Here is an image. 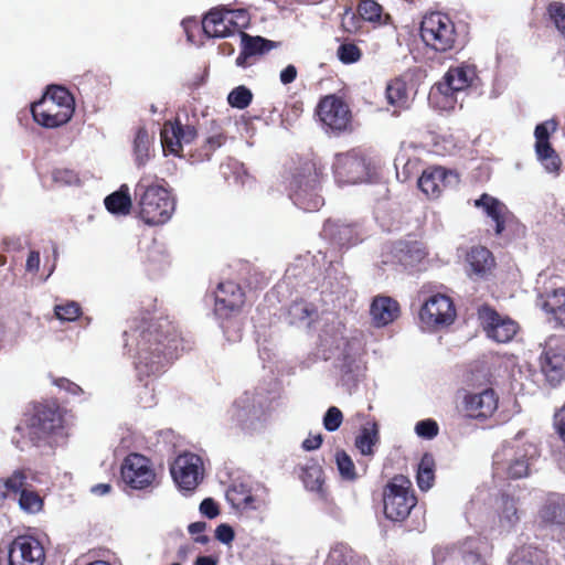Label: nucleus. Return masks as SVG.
<instances>
[{
  "mask_svg": "<svg viewBox=\"0 0 565 565\" xmlns=\"http://www.w3.org/2000/svg\"><path fill=\"white\" fill-rule=\"evenodd\" d=\"M136 340L140 374H157L167 362L183 350L182 339L173 323L167 318L142 321L130 335Z\"/></svg>",
  "mask_w": 565,
  "mask_h": 565,
  "instance_id": "nucleus-1",
  "label": "nucleus"
},
{
  "mask_svg": "<svg viewBox=\"0 0 565 565\" xmlns=\"http://www.w3.org/2000/svg\"><path fill=\"white\" fill-rule=\"evenodd\" d=\"M74 110L73 95L58 85L49 86L42 98L31 106L34 121L45 128H57L67 124Z\"/></svg>",
  "mask_w": 565,
  "mask_h": 565,
  "instance_id": "nucleus-2",
  "label": "nucleus"
},
{
  "mask_svg": "<svg viewBox=\"0 0 565 565\" xmlns=\"http://www.w3.org/2000/svg\"><path fill=\"white\" fill-rule=\"evenodd\" d=\"M135 195L139 198V216L148 225L164 224L174 212V200L161 185L146 184L141 179L136 185Z\"/></svg>",
  "mask_w": 565,
  "mask_h": 565,
  "instance_id": "nucleus-3",
  "label": "nucleus"
},
{
  "mask_svg": "<svg viewBox=\"0 0 565 565\" xmlns=\"http://www.w3.org/2000/svg\"><path fill=\"white\" fill-rule=\"evenodd\" d=\"M420 36L424 43L439 53L458 51L463 46L462 38L450 17L441 12H430L423 18Z\"/></svg>",
  "mask_w": 565,
  "mask_h": 565,
  "instance_id": "nucleus-4",
  "label": "nucleus"
},
{
  "mask_svg": "<svg viewBox=\"0 0 565 565\" xmlns=\"http://www.w3.org/2000/svg\"><path fill=\"white\" fill-rule=\"evenodd\" d=\"M476 78L477 68L473 65L450 67L443 79L431 87L429 100L440 109H451L457 103L456 94L470 87Z\"/></svg>",
  "mask_w": 565,
  "mask_h": 565,
  "instance_id": "nucleus-5",
  "label": "nucleus"
},
{
  "mask_svg": "<svg viewBox=\"0 0 565 565\" xmlns=\"http://www.w3.org/2000/svg\"><path fill=\"white\" fill-rule=\"evenodd\" d=\"M475 206L482 209L487 216L493 221L495 235L503 238L507 243L525 236V226L497 198L483 193L475 201Z\"/></svg>",
  "mask_w": 565,
  "mask_h": 565,
  "instance_id": "nucleus-6",
  "label": "nucleus"
},
{
  "mask_svg": "<svg viewBox=\"0 0 565 565\" xmlns=\"http://www.w3.org/2000/svg\"><path fill=\"white\" fill-rule=\"evenodd\" d=\"M320 178L313 164H305L289 181V196L299 209L317 211L323 204L319 194Z\"/></svg>",
  "mask_w": 565,
  "mask_h": 565,
  "instance_id": "nucleus-7",
  "label": "nucleus"
},
{
  "mask_svg": "<svg viewBox=\"0 0 565 565\" xmlns=\"http://www.w3.org/2000/svg\"><path fill=\"white\" fill-rule=\"evenodd\" d=\"M486 543L480 537H466L456 545L434 551V564L441 565H487L483 556Z\"/></svg>",
  "mask_w": 565,
  "mask_h": 565,
  "instance_id": "nucleus-8",
  "label": "nucleus"
},
{
  "mask_svg": "<svg viewBox=\"0 0 565 565\" xmlns=\"http://www.w3.org/2000/svg\"><path fill=\"white\" fill-rule=\"evenodd\" d=\"M411 481L402 476H395L384 490V513L392 521H403L416 504V498L411 492Z\"/></svg>",
  "mask_w": 565,
  "mask_h": 565,
  "instance_id": "nucleus-9",
  "label": "nucleus"
},
{
  "mask_svg": "<svg viewBox=\"0 0 565 565\" xmlns=\"http://www.w3.org/2000/svg\"><path fill=\"white\" fill-rule=\"evenodd\" d=\"M316 114L321 124L335 135L352 131V111L348 103L334 95L320 98Z\"/></svg>",
  "mask_w": 565,
  "mask_h": 565,
  "instance_id": "nucleus-10",
  "label": "nucleus"
},
{
  "mask_svg": "<svg viewBox=\"0 0 565 565\" xmlns=\"http://www.w3.org/2000/svg\"><path fill=\"white\" fill-rule=\"evenodd\" d=\"M228 413L231 420L247 431L263 428L266 422L262 403L250 392H245L238 396Z\"/></svg>",
  "mask_w": 565,
  "mask_h": 565,
  "instance_id": "nucleus-11",
  "label": "nucleus"
},
{
  "mask_svg": "<svg viewBox=\"0 0 565 565\" xmlns=\"http://www.w3.org/2000/svg\"><path fill=\"white\" fill-rule=\"evenodd\" d=\"M540 456L537 446L532 441L515 445L513 447L504 446L501 451L494 455V463L501 465L508 460L507 471L512 478H523L530 472L532 462Z\"/></svg>",
  "mask_w": 565,
  "mask_h": 565,
  "instance_id": "nucleus-12",
  "label": "nucleus"
},
{
  "mask_svg": "<svg viewBox=\"0 0 565 565\" xmlns=\"http://www.w3.org/2000/svg\"><path fill=\"white\" fill-rule=\"evenodd\" d=\"M558 128V121L555 118L547 119L534 129L535 145L534 150L537 160L544 167L545 171L559 175L562 170V159L553 148L550 138Z\"/></svg>",
  "mask_w": 565,
  "mask_h": 565,
  "instance_id": "nucleus-13",
  "label": "nucleus"
},
{
  "mask_svg": "<svg viewBox=\"0 0 565 565\" xmlns=\"http://www.w3.org/2000/svg\"><path fill=\"white\" fill-rule=\"evenodd\" d=\"M170 471L174 482L181 490L192 491L203 479V461L195 454L184 452L174 459Z\"/></svg>",
  "mask_w": 565,
  "mask_h": 565,
  "instance_id": "nucleus-14",
  "label": "nucleus"
},
{
  "mask_svg": "<svg viewBox=\"0 0 565 565\" xmlns=\"http://www.w3.org/2000/svg\"><path fill=\"white\" fill-rule=\"evenodd\" d=\"M455 317L456 311L451 299L441 294L429 297L419 311L420 321L427 328L449 326Z\"/></svg>",
  "mask_w": 565,
  "mask_h": 565,
  "instance_id": "nucleus-15",
  "label": "nucleus"
},
{
  "mask_svg": "<svg viewBox=\"0 0 565 565\" xmlns=\"http://www.w3.org/2000/svg\"><path fill=\"white\" fill-rule=\"evenodd\" d=\"M320 236L326 243L338 247H353L363 242V233L358 224L339 220H327Z\"/></svg>",
  "mask_w": 565,
  "mask_h": 565,
  "instance_id": "nucleus-16",
  "label": "nucleus"
},
{
  "mask_svg": "<svg viewBox=\"0 0 565 565\" xmlns=\"http://www.w3.org/2000/svg\"><path fill=\"white\" fill-rule=\"evenodd\" d=\"M498 408V396L492 388L481 392H465L461 396V412L470 418L484 419Z\"/></svg>",
  "mask_w": 565,
  "mask_h": 565,
  "instance_id": "nucleus-17",
  "label": "nucleus"
},
{
  "mask_svg": "<svg viewBox=\"0 0 565 565\" xmlns=\"http://www.w3.org/2000/svg\"><path fill=\"white\" fill-rule=\"evenodd\" d=\"M478 316L488 337L497 342H508L512 340L518 332L515 321L508 317L500 316L488 306L479 308Z\"/></svg>",
  "mask_w": 565,
  "mask_h": 565,
  "instance_id": "nucleus-18",
  "label": "nucleus"
},
{
  "mask_svg": "<svg viewBox=\"0 0 565 565\" xmlns=\"http://www.w3.org/2000/svg\"><path fill=\"white\" fill-rule=\"evenodd\" d=\"M227 134L224 127L216 120H211L200 145L188 152L192 163L210 161L220 148L227 142Z\"/></svg>",
  "mask_w": 565,
  "mask_h": 565,
  "instance_id": "nucleus-19",
  "label": "nucleus"
},
{
  "mask_svg": "<svg viewBox=\"0 0 565 565\" xmlns=\"http://www.w3.org/2000/svg\"><path fill=\"white\" fill-rule=\"evenodd\" d=\"M121 477L132 489H143L152 483L154 472L145 456L130 454L122 463Z\"/></svg>",
  "mask_w": 565,
  "mask_h": 565,
  "instance_id": "nucleus-20",
  "label": "nucleus"
},
{
  "mask_svg": "<svg viewBox=\"0 0 565 565\" xmlns=\"http://www.w3.org/2000/svg\"><path fill=\"white\" fill-rule=\"evenodd\" d=\"M161 143L164 151L180 156L183 145L191 143L198 137L194 126L182 125L179 119L166 121L160 131Z\"/></svg>",
  "mask_w": 565,
  "mask_h": 565,
  "instance_id": "nucleus-21",
  "label": "nucleus"
},
{
  "mask_svg": "<svg viewBox=\"0 0 565 565\" xmlns=\"http://www.w3.org/2000/svg\"><path fill=\"white\" fill-rule=\"evenodd\" d=\"M44 558L43 546L32 536H19L10 545L9 565H43Z\"/></svg>",
  "mask_w": 565,
  "mask_h": 565,
  "instance_id": "nucleus-22",
  "label": "nucleus"
},
{
  "mask_svg": "<svg viewBox=\"0 0 565 565\" xmlns=\"http://www.w3.org/2000/svg\"><path fill=\"white\" fill-rule=\"evenodd\" d=\"M365 158L355 150L339 154L334 163V174L340 182L355 184L367 175Z\"/></svg>",
  "mask_w": 565,
  "mask_h": 565,
  "instance_id": "nucleus-23",
  "label": "nucleus"
},
{
  "mask_svg": "<svg viewBox=\"0 0 565 565\" xmlns=\"http://www.w3.org/2000/svg\"><path fill=\"white\" fill-rule=\"evenodd\" d=\"M244 303L242 288L234 281L220 282L215 291V313L227 318L237 312Z\"/></svg>",
  "mask_w": 565,
  "mask_h": 565,
  "instance_id": "nucleus-24",
  "label": "nucleus"
},
{
  "mask_svg": "<svg viewBox=\"0 0 565 565\" xmlns=\"http://www.w3.org/2000/svg\"><path fill=\"white\" fill-rule=\"evenodd\" d=\"M60 425V418L51 409L41 408L28 420L25 436L34 446H39Z\"/></svg>",
  "mask_w": 565,
  "mask_h": 565,
  "instance_id": "nucleus-25",
  "label": "nucleus"
},
{
  "mask_svg": "<svg viewBox=\"0 0 565 565\" xmlns=\"http://www.w3.org/2000/svg\"><path fill=\"white\" fill-rule=\"evenodd\" d=\"M458 181V175L451 170L439 166H433L425 169L418 179V188L431 199H437L446 189L451 180Z\"/></svg>",
  "mask_w": 565,
  "mask_h": 565,
  "instance_id": "nucleus-26",
  "label": "nucleus"
},
{
  "mask_svg": "<svg viewBox=\"0 0 565 565\" xmlns=\"http://www.w3.org/2000/svg\"><path fill=\"white\" fill-rule=\"evenodd\" d=\"M521 520V514L513 498L502 495L497 501L493 530L499 533H509L515 529Z\"/></svg>",
  "mask_w": 565,
  "mask_h": 565,
  "instance_id": "nucleus-27",
  "label": "nucleus"
},
{
  "mask_svg": "<svg viewBox=\"0 0 565 565\" xmlns=\"http://www.w3.org/2000/svg\"><path fill=\"white\" fill-rule=\"evenodd\" d=\"M370 315L375 327H385L398 318L399 305L388 296H377L371 303Z\"/></svg>",
  "mask_w": 565,
  "mask_h": 565,
  "instance_id": "nucleus-28",
  "label": "nucleus"
},
{
  "mask_svg": "<svg viewBox=\"0 0 565 565\" xmlns=\"http://www.w3.org/2000/svg\"><path fill=\"white\" fill-rule=\"evenodd\" d=\"M541 371L551 385H557L565 376V355L548 349L540 356Z\"/></svg>",
  "mask_w": 565,
  "mask_h": 565,
  "instance_id": "nucleus-29",
  "label": "nucleus"
},
{
  "mask_svg": "<svg viewBox=\"0 0 565 565\" xmlns=\"http://www.w3.org/2000/svg\"><path fill=\"white\" fill-rule=\"evenodd\" d=\"M230 11L211 10L202 21V28L207 36L225 38L233 33L232 20L228 19Z\"/></svg>",
  "mask_w": 565,
  "mask_h": 565,
  "instance_id": "nucleus-30",
  "label": "nucleus"
},
{
  "mask_svg": "<svg viewBox=\"0 0 565 565\" xmlns=\"http://www.w3.org/2000/svg\"><path fill=\"white\" fill-rule=\"evenodd\" d=\"M359 17L374 26L386 25L391 15L384 12L383 7L375 0H360L356 7Z\"/></svg>",
  "mask_w": 565,
  "mask_h": 565,
  "instance_id": "nucleus-31",
  "label": "nucleus"
},
{
  "mask_svg": "<svg viewBox=\"0 0 565 565\" xmlns=\"http://www.w3.org/2000/svg\"><path fill=\"white\" fill-rule=\"evenodd\" d=\"M386 99L390 105L398 109H406L409 103L407 83L396 77L388 82L385 90Z\"/></svg>",
  "mask_w": 565,
  "mask_h": 565,
  "instance_id": "nucleus-32",
  "label": "nucleus"
},
{
  "mask_svg": "<svg viewBox=\"0 0 565 565\" xmlns=\"http://www.w3.org/2000/svg\"><path fill=\"white\" fill-rule=\"evenodd\" d=\"M467 263L470 273L482 276L493 268L494 258L490 249H470L467 254Z\"/></svg>",
  "mask_w": 565,
  "mask_h": 565,
  "instance_id": "nucleus-33",
  "label": "nucleus"
},
{
  "mask_svg": "<svg viewBox=\"0 0 565 565\" xmlns=\"http://www.w3.org/2000/svg\"><path fill=\"white\" fill-rule=\"evenodd\" d=\"M131 198L126 185L120 186V189L105 199L106 209L117 215H127L131 209Z\"/></svg>",
  "mask_w": 565,
  "mask_h": 565,
  "instance_id": "nucleus-34",
  "label": "nucleus"
},
{
  "mask_svg": "<svg viewBox=\"0 0 565 565\" xmlns=\"http://www.w3.org/2000/svg\"><path fill=\"white\" fill-rule=\"evenodd\" d=\"M541 519L546 523L565 524V500L561 497H551L540 512Z\"/></svg>",
  "mask_w": 565,
  "mask_h": 565,
  "instance_id": "nucleus-35",
  "label": "nucleus"
},
{
  "mask_svg": "<svg viewBox=\"0 0 565 565\" xmlns=\"http://www.w3.org/2000/svg\"><path fill=\"white\" fill-rule=\"evenodd\" d=\"M152 138L145 127L138 128L134 140V152L138 166H145L151 156Z\"/></svg>",
  "mask_w": 565,
  "mask_h": 565,
  "instance_id": "nucleus-36",
  "label": "nucleus"
},
{
  "mask_svg": "<svg viewBox=\"0 0 565 565\" xmlns=\"http://www.w3.org/2000/svg\"><path fill=\"white\" fill-rule=\"evenodd\" d=\"M382 257L385 264L394 257L403 267L413 268L425 258V253L424 249H388Z\"/></svg>",
  "mask_w": 565,
  "mask_h": 565,
  "instance_id": "nucleus-37",
  "label": "nucleus"
},
{
  "mask_svg": "<svg viewBox=\"0 0 565 565\" xmlns=\"http://www.w3.org/2000/svg\"><path fill=\"white\" fill-rule=\"evenodd\" d=\"M434 468L435 461L433 456L425 454L420 459L417 470V483L424 491L429 490L433 486L435 479Z\"/></svg>",
  "mask_w": 565,
  "mask_h": 565,
  "instance_id": "nucleus-38",
  "label": "nucleus"
},
{
  "mask_svg": "<svg viewBox=\"0 0 565 565\" xmlns=\"http://www.w3.org/2000/svg\"><path fill=\"white\" fill-rule=\"evenodd\" d=\"M377 441V428L376 424L371 426H364L356 437L355 446L360 452L364 456H371L373 454V446Z\"/></svg>",
  "mask_w": 565,
  "mask_h": 565,
  "instance_id": "nucleus-39",
  "label": "nucleus"
},
{
  "mask_svg": "<svg viewBox=\"0 0 565 565\" xmlns=\"http://www.w3.org/2000/svg\"><path fill=\"white\" fill-rule=\"evenodd\" d=\"M241 35L242 44L247 50V53H250L253 56L256 54L267 53L276 46L275 42L262 36H250L245 32H241Z\"/></svg>",
  "mask_w": 565,
  "mask_h": 565,
  "instance_id": "nucleus-40",
  "label": "nucleus"
},
{
  "mask_svg": "<svg viewBox=\"0 0 565 565\" xmlns=\"http://www.w3.org/2000/svg\"><path fill=\"white\" fill-rule=\"evenodd\" d=\"M253 100V93L244 85L232 89L227 96L228 104L237 109H245Z\"/></svg>",
  "mask_w": 565,
  "mask_h": 565,
  "instance_id": "nucleus-41",
  "label": "nucleus"
},
{
  "mask_svg": "<svg viewBox=\"0 0 565 565\" xmlns=\"http://www.w3.org/2000/svg\"><path fill=\"white\" fill-rule=\"evenodd\" d=\"M19 505L26 513H38L43 508L42 498L33 490H24L19 497Z\"/></svg>",
  "mask_w": 565,
  "mask_h": 565,
  "instance_id": "nucleus-42",
  "label": "nucleus"
},
{
  "mask_svg": "<svg viewBox=\"0 0 565 565\" xmlns=\"http://www.w3.org/2000/svg\"><path fill=\"white\" fill-rule=\"evenodd\" d=\"M302 480L305 487L315 492H321L323 486V471L319 466L308 467L303 470Z\"/></svg>",
  "mask_w": 565,
  "mask_h": 565,
  "instance_id": "nucleus-43",
  "label": "nucleus"
},
{
  "mask_svg": "<svg viewBox=\"0 0 565 565\" xmlns=\"http://www.w3.org/2000/svg\"><path fill=\"white\" fill-rule=\"evenodd\" d=\"M335 462L342 479L354 481L358 478L355 466L347 452L338 451L335 454Z\"/></svg>",
  "mask_w": 565,
  "mask_h": 565,
  "instance_id": "nucleus-44",
  "label": "nucleus"
},
{
  "mask_svg": "<svg viewBox=\"0 0 565 565\" xmlns=\"http://www.w3.org/2000/svg\"><path fill=\"white\" fill-rule=\"evenodd\" d=\"M337 56L343 64H353L361 60L362 51L353 42H343L337 50Z\"/></svg>",
  "mask_w": 565,
  "mask_h": 565,
  "instance_id": "nucleus-45",
  "label": "nucleus"
},
{
  "mask_svg": "<svg viewBox=\"0 0 565 565\" xmlns=\"http://www.w3.org/2000/svg\"><path fill=\"white\" fill-rule=\"evenodd\" d=\"M550 19L565 38V3L553 1L546 8Z\"/></svg>",
  "mask_w": 565,
  "mask_h": 565,
  "instance_id": "nucleus-46",
  "label": "nucleus"
},
{
  "mask_svg": "<svg viewBox=\"0 0 565 565\" xmlns=\"http://www.w3.org/2000/svg\"><path fill=\"white\" fill-rule=\"evenodd\" d=\"M312 315L313 308L305 301L294 302L289 308V316L292 323L309 320Z\"/></svg>",
  "mask_w": 565,
  "mask_h": 565,
  "instance_id": "nucleus-47",
  "label": "nucleus"
},
{
  "mask_svg": "<svg viewBox=\"0 0 565 565\" xmlns=\"http://www.w3.org/2000/svg\"><path fill=\"white\" fill-rule=\"evenodd\" d=\"M303 113V103L301 100H296L291 104H288L282 114H281V122L282 125L288 128L292 125L294 121H296L301 114Z\"/></svg>",
  "mask_w": 565,
  "mask_h": 565,
  "instance_id": "nucleus-48",
  "label": "nucleus"
},
{
  "mask_svg": "<svg viewBox=\"0 0 565 565\" xmlns=\"http://www.w3.org/2000/svg\"><path fill=\"white\" fill-rule=\"evenodd\" d=\"M562 305H565V289H557L547 297L543 302L542 308L553 316Z\"/></svg>",
  "mask_w": 565,
  "mask_h": 565,
  "instance_id": "nucleus-49",
  "label": "nucleus"
},
{
  "mask_svg": "<svg viewBox=\"0 0 565 565\" xmlns=\"http://www.w3.org/2000/svg\"><path fill=\"white\" fill-rule=\"evenodd\" d=\"M342 420V412L338 407L332 406L327 411L323 417V426L328 431H334L340 427Z\"/></svg>",
  "mask_w": 565,
  "mask_h": 565,
  "instance_id": "nucleus-50",
  "label": "nucleus"
},
{
  "mask_svg": "<svg viewBox=\"0 0 565 565\" xmlns=\"http://www.w3.org/2000/svg\"><path fill=\"white\" fill-rule=\"evenodd\" d=\"M79 311L76 302L55 306V315L60 320L73 321L79 316Z\"/></svg>",
  "mask_w": 565,
  "mask_h": 565,
  "instance_id": "nucleus-51",
  "label": "nucleus"
},
{
  "mask_svg": "<svg viewBox=\"0 0 565 565\" xmlns=\"http://www.w3.org/2000/svg\"><path fill=\"white\" fill-rule=\"evenodd\" d=\"M415 431L420 437L431 439L438 434V425L431 419L420 420L416 424Z\"/></svg>",
  "mask_w": 565,
  "mask_h": 565,
  "instance_id": "nucleus-52",
  "label": "nucleus"
},
{
  "mask_svg": "<svg viewBox=\"0 0 565 565\" xmlns=\"http://www.w3.org/2000/svg\"><path fill=\"white\" fill-rule=\"evenodd\" d=\"M53 180L61 184H73L78 181L77 174L70 169H56L53 172Z\"/></svg>",
  "mask_w": 565,
  "mask_h": 565,
  "instance_id": "nucleus-53",
  "label": "nucleus"
},
{
  "mask_svg": "<svg viewBox=\"0 0 565 565\" xmlns=\"http://www.w3.org/2000/svg\"><path fill=\"white\" fill-rule=\"evenodd\" d=\"M215 537L224 544H230L234 540V531L230 525L221 524L215 530Z\"/></svg>",
  "mask_w": 565,
  "mask_h": 565,
  "instance_id": "nucleus-54",
  "label": "nucleus"
},
{
  "mask_svg": "<svg viewBox=\"0 0 565 565\" xmlns=\"http://www.w3.org/2000/svg\"><path fill=\"white\" fill-rule=\"evenodd\" d=\"M200 512L209 519H213L218 515V508L213 499L206 498L200 504Z\"/></svg>",
  "mask_w": 565,
  "mask_h": 565,
  "instance_id": "nucleus-55",
  "label": "nucleus"
},
{
  "mask_svg": "<svg viewBox=\"0 0 565 565\" xmlns=\"http://www.w3.org/2000/svg\"><path fill=\"white\" fill-rule=\"evenodd\" d=\"M554 427L561 439L565 443V404L554 415Z\"/></svg>",
  "mask_w": 565,
  "mask_h": 565,
  "instance_id": "nucleus-56",
  "label": "nucleus"
},
{
  "mask_svg": "<svg viewBox=\"0 0 565 565\" xmlns=\"http://www.w3.org/2000/svg\"><path fill=\"white\" fill-rule=\"evenodd\" d=\"M297 67L292 64H289L280 72L279 79L284 85H288L297 78Z\"/></svg>",
  "mask_w": 565,
  "mask_h": 565,
  "instance_id": "nucleus-57",
  "label": "nucleus"
},
{
  "mask_svg": "<svg viewBox=\"0 0 565 565\" xmlns=\"http://www.w3.org/2000/svg\"><path fill=\"white\" fill-rule=\"evenodd\" d=\"M322 444V436L320 434L318 435H315V436H309L308 438H306L302 443V448L305 450H316L318 449Z\"/></svg>",
  "mask_w": 565,
  "mask_h": 565,
  "instance_id": "nucleus-58",
  "label": "nucleus"
},
{
  "mask_svg": "<svg viewBox=\"0 0 565 565\" xmlns=\"http://www.w3.org/2000/svg\"><path fill=\"white\" fill-rule=\"evenodd\" d=\"M41 256L38 250H32L26 259V269L29 271H38L40 268Z\"/></svg>",
  "mask_w": 565,
  "mask_h": 565,
  "instance_id": "nucleus-59",
  "label": "nucleus"
},
{
  "mask_svg": "<svg viewBox=\"0 0 565 565\" xmlns=\"http://www.w3.org/2000/svg\"><path fill=\"white\" fill-rule=\"evenodd\" d=\"M253 55L250 53H247V50L245 49V46L243 45L242 47V51L241 53L238 54V56L236 57V65L239 66V67H247L250 65L249 63V58L252 57Z\"/></svg>",
  "mask_w": 565,
  "mask_h": 565,
  "instance_id": "nucleus-60",
  "label": "nucleus"
},
{
  "mask_svg": "<svg viewBox=\"0 0 565 565\" xmlns=\"http://www.w3.org/2000/svg\"><path fill=\"white\" fill-rule=\"evenodd\" d=\"M56 384L67 390L72 394H78L79 392H82V388L77 384L70 382L68 380L62 379L57 381Z\"/></svg>",
  "mask_w": 565,
  "mask_h": 565,
  "instance_id": "nucleus-61",
  "label": "nucleus"
},
{
  "mask_svg": "<svg viewBox=\"0 0 565 565\" xmlns=\"http://www.w3.org/2000/svg\"><path fill=\"white\" fill-rule=\"evenodd\" d=\"M110 491V486L108 483H99L92 488V492L98 495L107 494Z\"/></svg>",
  "mask_w": 565,
  "mask_h": 565,
  "instance_id": "nucleus-62",
  "label": "nucleus"
},
{
  "mask_svg": "<svg viewBox=\"0 0 565 565\" xmlns=\"http://www.w3.org/2000/svg\"><path fill=\"white\" fill-rule=\"evenodd\" d=\"M553 318L557 324L565 326V305H562L561 308L556 310Z\"/></svg>",
  "mask_w": 565,
  "mask_h": 565,
  "instance_id": "nucleus-63",
  "label": "nucleus"
},
{
  "mask_svg": "<svg viewBox=\"0 0 565 565\" xmlns=\"http://www.w3.org/2000/svg\"><path fill=\"white\" fill-rule=\"evenodd\" d=\"M194 565H217V562L212 556H200L195 559Z\"/></svg>",
  "mask_w": 565,
  "mask_h": 565,
  "instance_id": "nucleus-64",
  "label": "nucleus"
}]
</instances>
